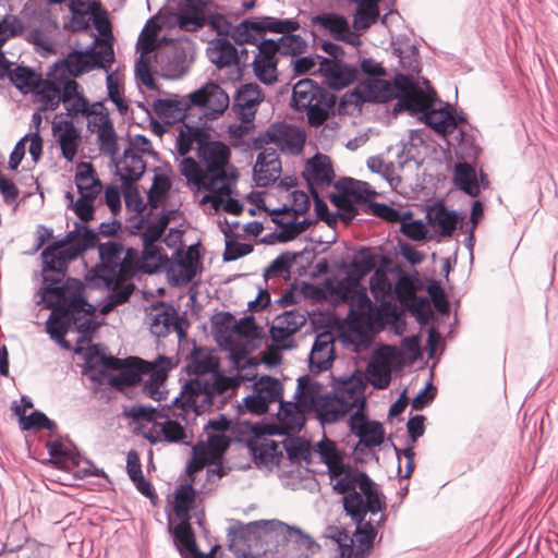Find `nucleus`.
<instances>
[{"instance_id": "39448f33", "label": "nucleus", "mask_w": 558, "mask_h": 558, "mask_svg": "<svg viewBox=\"0 0 558 558\" xmlns=\"http://www.w3.org/2000/svg\"><path fill=\"white\" fill-rule=\"evenodd\" d=\"M325 290L335 303H347L350 306L345 323L360 336H367L376 327L381 326L380 313L368 298L366 290L357 280L348 276L336 282L325 283Z\"/></svg>"}, {"instance_id": "5701e85b", "label": "nucleus", "mask_w": 558, "mask_h": 558, "mask_svg": "<svg viewBox=\"0 0 558 558\" xmlns=\"http://www.w3.org/2000/svg\"><path fill=\"white\" fill-rule=\"evenodd\" d=\"M44 282L61 283L70 260L61 253L60 243H52L41 252Z\"/></svg>"}, {"instance_id": "680f3d73", "label": "nucleus", "mask_w": 558, "mask_h": 558, "mask_svg": "<svg viewBox=\"0 0 558 558\" xmlns=\"http://www.w3.org/2000/svg\"><path fill=\"white\" fill-rule=\"evenodd\" d=\"M341 189L343 194L348 195L356 203H366L376 195V193L371 190L368 183L353 179H345L342 182Z\"/></svg>"}, {"instance_id": "473e14b6", "label": "nucleus", "mask_w": 558, "mask_h": 558, "mask_svg": "<svg viewBox=\"0 0 558 558\" xmlns=\"http://www.w3.org/2000/svg\"><path fill=\"white\" fill-rule=\"evenodd\" d=\"M248 447L254 456L255 462L258 465H264L267 469H272L279 465L280 460L283 458L280 442H277L268 437L262 436L248 442Z\"/></svg>"}, {"instance_id": "09e8293b", "label": "nucleus", "mask_w": 558, "mask_h": 558, "mask_svg": "<svg viewBox=\"0 0 558 558\" xmlns=\"http://www.w3.org/2000/svg\"><path fill=\"white\" fill-rule=\"evenodd\" d=\"M181 522L174 527L173 534L175 542L180 545V551L183 558L191 555L196 558L197 555H204L196 546L193 529L190 520H180Z\"/></svg>"}, {"instance_id": "69168bd1", "label": "nucleus", "mask_w": 558, "mask_h": 558, "mask_svg": "<svg viewBox=\"0 0 558 558\" xmlns=\"http://www.w3.org/2000/svg\"><path fill=\"white\" fill-rule=\"evenodd\" d=\"M97 144L99 149L105 155L114 158L118 154V136L114 131L113 124L106 129L98 130L97 132Z\"/></svg>"}, {"instance_id": "4468645a", "label": "nucleus", "mask_w": 558, "mask_h": 558, "mask_svg": "<svg viewBox=\"0 0 558 558\" xmlns=\"http://www.w3.org/2000/svg\"><path fill=\"white\" fill-rule=\"evenodd\" d=\"M199 269V253L191 245L186 251H177L175 259H170L168 276L172 283L185 284L194 279Z\"/></svg>"}, {"instance_id": "dca6fc26", "label": "nucleus", "mask_w": 558, "mask_h": 558, "mask_svg": "<svg viewBox=\"0 0 558 558\" xmlns=\"http://www.w3.org/2000/svg\"><path fill=\"white\" fill-rule=\"evenodd\" d=\"M258 52L253 60V69L256 77L266 85L277 81V58L274 39H264L257 46Z\"/></svg>"}, {"instance_id": "a211bd4d", "label": "nucleus", "mask_w": 558, "mask_h": 558, "mask_svg": "<svg viewBox=\"0 0 558 558\" xmlns=\"http://www.w3.org/2000/svg\"><path fill=\"white\" fill-rule=\"evenodd\" d=\"M335 393L351 412L364 411L365 384L362 377L351 376L339 378L335 385Z\"/></svg>"}, {"instance_id": "6e6552de", "label": "nucleus", "mask_w": 558, "mask_h": 558, "mask_svg": "<svg viewBox=\"0 0 558 558\" xmlns=\"http://www.w3.org/2000/svg\"><path fill=\"white\" fill-rule=\"evenodd\" d=\"M335 97L310 78L299 81L292 90V104L298 110H305L311 125L319 126L335 106Z\"/></svg>"}, {"instance_id": "7ed1b4c3", "label": "nucleus", "mask_w": 558, "mask_h": 558, "mask_svg": "<svg viewBox=\"0 0 558 558\" xmlns=\"http://www.w3.org/2000/svg\"><path fill=\"white\" fill-rule=\"evenodd\" d=\"M84 284L78 279L68 278L62 284L44 282L38 303H44L51 313L46 323L47 332L59 344L70 348L64 340L75 315L94 314L95 307L84 296Z\"/></svg>"}, {"instance_id": "a18cd8bd", "label": "nucleus", "mask_w": 558, "mask_h": 558, "mask_svg": "<svg viewBox=\"0 0 558 558\" xmlns=\"http://www.w3.org/2000/svg\"><path fill=\"white\" fill-rule=\"evenodd\" d=\"M342 402L336 393H325L315 412L323 423H333L350 412Z\"/></svg>"}, {"instance_id": "79ce46f5", "label": "nucleus", "mask_w": 558, "mask_h": 558, "mask_svg": "<svg viewBox=\"0 0 558 558\" xmlns=\"http://www.w3.org/2000/svg\"><path fill=\"white\" fill-rule=\"evenodd\" d=\"M209 138V134L201 126H192L186 123L180 129L177 138V149L182 158H187L186 155L193 149L194 145L203 146Z\"/></svg>"}, {"instance_id": "49530a36", "label": "nucleus", "mask_w": 558, "mask_h": 558, "mask_svg": "<svg viewBox=\"0 0 558 558\" xmlns=\"http://www.w3.org/2000/svg\"><path fill=\"white\" fill-rule=\"evenodd\" d=\"M172 328H177V316L170 308H156L149 314V329L158 338L166 337Z\"/></svg>"}, {"instance_id": "ddd939ff", "label": "nucleus", "mask_w": 558, "mask_h": 558, "mask_svg": "<svg viewBox=\"0 0 558 558\" xmlns=\"http://www.w3.org/2000/svg\"><path fill=\"white\" fill-rule=\"evenodd\" d=\"M230 426V421L225 415H220L217 418L209 420L204 427L207 441H203V451L215 463L220 462L230 446L231 438L226 434Z\"/></svg>"}, {"instance_id": "2f4dec72", "label": "nucleus", "mask_w": 558, "mask_h": 558, "mask_svg": "<svg viewBox=\"0 0 558 558\" xmlns=\"http://www.w3.org/2000/svg\"><path fill=\"white\" fill-rule=\"evenodd\" d=\"M426 219L429 227L442 238L451 236L459 222L458 214L447 209L442 203L428 207Z\"/></svg>"}, {"instance_id": "9d476101", "label": "nucleus", "mask_w": 558, "mask_h": 558, "mask_svg": "<svg viewBox=\"0 0 558 558\" xmlns=\"http://www.w3.org/2000/svg\"><path fill=\"white\" fill-rule=\"evenodd\" d=\"M377 495L380 500L379 510L372 512L371 510L365 509L363 513H361L360 518H352V520L357 524L354 533L355 547L353 549L355 558H365L371 554L373 543L377 534L375 524H379L384 519L383 511L386 508L385 497L378 488Z\"/></svg>"}, {"instance_id": "412c9836", "label": "nucleus", "mask_w": 558, "mask_h": 558, "mask_svg": "<svg viewBox=\"0 0 558 558\" xmlns=\"http://www.w3.org/2000/svg\"><path fill=\"white\" fill-rule=\"evenodd\" d=\"M430 98L428 107L420 113H423L425 123L430 126L435 132L447 135L457 130V119L451 112L449 104L435 108V98L430 93H427ZM411 113H418V111H410Z\"/></svg>"}, {"instance_id": "e2e57ef3", "label": "nucleus", "mask_w": 558, "mask_h": 558, "mask_svg": "<svg viewBox=\"0 0 558 558\" xmlns=\"http://www.w3.org/2000/svg\"><path fill=\"white\" fill-rule=\"evenodd\" d=\"M108 98L116 105L121 114H126L129 110L128 101L123 96V90L119 83V77L114 73H110L106 78Z\"/></svg>"}, {"instance_id": "b1692460", "label": "nucleus", "mask_w": 558, "mask_h": 558, "mask_svg": "<svg viewBox=\"0 0 558 558\" xmlns=\"http://www.w3.org/2000/svg\"><path fill=\"white\" fill-rule=\"evenodd\" d=\"M191 107L190 94L186 97L173 95L169 98L156 99L153 104L157 117L167 124L184 121Z\"/></svg>"}, {"instance_id": "0e129e2a", "label": "nucleus", "mask_w": 558, "mask_h": 558, "mask_svg": "<svg viewBox=\"0 0 558 558\" xmlns=\"http://www.w3.org/2000/svg\"><path fill=\"white\" fill-rule=\"evenodd\" d=\"M24 23L12 14L5 15L0 21V48L10 39L20 36L24 32Z\"/></svg>"}, {"instance_id": "72a5a7b5", "label": "nucleus", "mask_w": 558, "mask_h": 558, "mask_svg": "<svg viewBox=\"0 0 558 558\" xmlns=\"http://www.w3.org/2000/svg\"><path fill=\"white\" fill-rule=\"evenodd\" d=\"M62 104L66 114L75 119L84 116L88 109V99L84 96L81 85L73 78H64Z\"/></svg>"}, {"instance_id": "3c124183", "label": "nucleus", "mask_w": 558, "mask_h": 558, "mask_svg": "<svg viewBox=\"0 0 558 558\" xmlns=\"http://www.w3.org/2000/svg\"><path fill=\"white\" fill-rule=\"evenodd\" d=\"M357 4L353 19V26L357 31L367 29L379 16L378 2L380 0H352Z\"/></svg>"}, {"instance_id": "864d4df0", "label": "nucleus", "mask_w": 558, "mask_h": 558, "mask_svg": "<svg viewBox=\"0 0 558 558\" xmlns=\"http://www.w3.org/2000/svg\"><path fill=\"white\" fill-rule=\"evenodd\" d=\"M280 447L282 451L287 452V458L296 464H301L305 462L308 464L312 459V450L311 446L307 441L296 437V438H287L280 442Z\"/></svg>"}, {"instance_id": "c85d7f7f", "label": "nucleus", "mask_w": 558, "mask_h": 558, "mask_svg": "<svg viewBox=\"0 0 558 558\" xmlns=\"http://www.w3.org/2000/svg\"><path fill=\"white\" fill-rule=\"evenodd\" d=\"M63 78L41 80L35 88L34 101L38 105L39 111H54L58 109L63 97Z\"/></svg>"}, {"instance_id": "393cba45", "label": "nucleus", "mask_w": 558, "mask_h": 558, "mask_svg": "<svg viewBox=\"0 0 558 558\" xmlns=\"http://www.w3.org/2000/svg\"><path fill=\"white\" fill-rule=\"evenodd\" d=\"M313 26L328 33L336 40H341L348 44L354 43V34L350 29L348 20L337 13H323L311 17Z\"/></svg>"}, {"instance_id": "a878e982", "label": "nucleus", "mask_w": 558, "mask_h": 558, "mask_svg": "<svg viewBox=\"0 0 558 558\" xmlns=\"http://www.w3.org/2000/svg\"><path fill=\"white\" fill-rule=\"evenodd\" d=\"M266 136L268 141L275 144L280 150L291 155L300 154L305 144V133L303 131L283 125L270 126Z\"/></svg>"}, {"instance_id": "f8f14e48", "label": "nucleus", "mask_w": 558, "mask_h": 558, "mask_svg": "<svg viewBox=\"0 0 558 558\" xmlns=\"http://www.w3.org/2000/svg\"><path fill=\"white\" fill-rule=\"evenodd\" d=\"M190 101L192 106L201 108L208 120H214L229 107L230 99L219 85L208 83L191 93Z\"/></svg>"}, {"instance_id": "ea45409f", "label": "nucleus", "mask_w": 558, "mask_h": 558, "mask_svg": "<svg viewBox=\"0 0 558 558\" xmlns=\"http://www.w3.org/2000/svg\"><path fill=\"white\" fill-rule=\"evenodd\" d=\"M143 245L142 257L138 258V271L154 274L161 268L168 271L170 258H168L163 248L150 242H143Z\"/></svg>"}, {"instance_id": "7c9ffc66", "label": "nucleus", "mask_w": 558, "mask_h": 558, "mask_svg": "<svg viewBox=\"0 0 558 558\" xmlns=\"http://www.w3.org/2000/svg\"><path fill=\"white\" fill-rule=\"evenodd\" d=\"M319 59V73L324 76L326 84L332 89H342L351 84L354 72L338 60H330L325 57Z\"/></svg>"}, {"instance_id": "20e7f679", "label": "nucleus", "mask_w": 558, "mask_h": 558, "mask_svg": "<svg viewBox=\"0 0 558 558\" xmlns=\"http://www.w3.org/2000/svg\"><path fill=\"white\" fill-rule=\"evenodd\" d=\"M182 393L175 397L168 408L162 422L155 420V410L141 407L134 413L141 420L143 436L151 444L169 442L190 445L193 440V425L201 414Z\"/></svg>"}, {"instance_id": "f704fd0d", "label": "nucleus", "mask_w": 558, "mask_h": 558, "mask_svg": "<svg viewBox=\"0 0 558 558\" xmlns=\"http://www.w3.org/2000/svg\"><path fill=\"white\" fill-rule=\"evenodd\" d=\"M333 360V341L330 335H318L313 343L308 363L314 373L327 371Z\"/></svg>"}, {"instance_id": "5fc2aeb1", "label": "nucleus", "mask_w": 558, "mask_h": 558, "mask_svg": "<svg viewBox=\"0 0 558 558\" xmlns=\"http://www.w3.org/2000/svg\"><path fill=\"white\" fill-rule=\"evenodd\" d=\"M61 153L64 159L72 161L77 153L80 133L72 121L63 122V130L58 138Z\"/></svg>"}, {"instance_id": "c03bdc74", "label": "nucleus", "mask_w": 558, "mask_h": 558, "mask_svg": "<svg viewBox=\"0 0 558 558\" xmlns=\"http://www.w3.org/2000/svg\"><path fill=\"white\" fill-rule=\"evenodd\" d=\"M136 360L140 357H129L122 360V366L119 369L120 373L111 376L108 379V384L117 389H123L132 387L142 381L143 372L140 369V365Z\"/></svg>"}, {"instance_id": "37998d69", "label": "nucleus", "mask_w": 558, "mask_h": 558, "mask_svg": "<svg viewBox=\"0 0 558 558\" xmlns=\"http://www.w3.org/2000/svg\"><path fill=\"white\" fill-rule=\"evenodd\" d=\"M367 374L371 384L378 389H385L391 380L390 361L388 355L376 352L367 365Z\"/></svg>"}, {"instance_id": "1a4fd4ad", "label": "nucleus", "mask_w": 558, "mask_h": 558, "mask_svg": "<svg viewBox=\"0 0 558 558\" xmlns=\"http://www.w3.org/2000/svg\"><path fill=\"white\" fill-rule=\"evenodd\" d=\"M235 381L232 378L218 376L213 383H203L199 379H191L183 386L181 393L189 397L191 404L199 412H204L216 405V398L222 397L229 390H233Z\"/></svg>"}, {"instance_id": "c756f323", "label": "nucleus", "mask_w": 558, "mask_h": 558, "mask_svg": "<svg viewBox=\"0 0 558 558\" xmlns=\"http://www.w3.org/2000/svg\"><path fill=\"white\" fill-rule=\"evenodd\" d=\"M325 393V387L323 384L311 376L305 375L298 379L294 398L296 402L300 403L301 408L311 413L317 410L318 403L322 402Z\"/></svg>"}, {"instance_id": "aec40b11", "label": "nucleus", "mask_w": 558, "mask_h": 558, "mask_svg": "<svg viewBox=\"0 0 558 558\" xmlns=\"http://www.w3.org/2000/svg\"><path fill=\"white\" fill-rule=\"evenodd\" d=\"M86 368L84 374L94 383L102 385L108 383L111 377L108 374L109 369L117 371L122 366V360L113 356H106L99 354V349L93 345L88 349Z\"/></svg>"}, {"instance_id": "c9c22d12", "label": "nucleus", "mask_w": 558, "mask_h": 558, "mask_svg": "<svg viewBox=\"0 0 558 558\" xmlns=\"http://www.w3.org/2000/svg\"><path fill=\"white\" fill-rule=\"evenodd\" d=\"M205 3L203 0H183L178 14V24L181 29L195 32L205 24Z\"/></svg>"}, {"instance_id": "de8ad7c7", "label": "nucleus", "mask_w": 558, "mask_h": 558, "mask_svg": "<svg viewBox=\"0 0 558 558\" xmlns=\"http://www.w3.org/2000/svg\"><path fill=\"white\" fill-rule=\"evenodd\" d=\"M12 84L23 94L33 93L41 82V74L37 71L23 65H17L9 73Z\"/></svg>"}, {"instance_id": "338daca9", "label": "nucleus", "mask_w": 558, "mask_h": 558, "mask_svg": "<svg viewBox=\"0 0 558 558\" xmlns=\"http://www.w3.org/2000/svg\"><path fill=\"white\" fill-rule=\"evenodd\" d=\"M352 272L356 275L354 280L360 281L375 268V259L368 248H363L352 260Z\"/></svg>"}, {"instance_id": "58836bf2", "label": "nucleus", "mask_w": 558, "mask_h": 558, "mask_svg": "<svg viewBox=\"0 0 558 558\" xmlns=\"http://www.w3.org/2000/svg\"><path fill=\"white\" fill-rule=\"evenodd\" d=\"M308 413L301 408L299 402L280 401L278 410V420L284 433H295L301 430L305 423V414Z\"/></svg>"}, {"instance_id": "052dcab7", "label": "nucleus", "mask_w": 558, "mask_h": 558, "mask_svg": "<svg viewBox=\"0 0 558 558\" xmlns=\"http://www.w3.org/2000/svg\"><path fill=\"white\" fill-rule=\"evenodd\" d=\"M195 492L191 484L182 485L174 497V512L180 520H190V509L194 502Z\"/></svg>"}, {"instance_id": "4be33fe9", "label": "nucleus", "mask_w": 558, "mask_h": 558, "mask_svg": "<svg viewBox=\"0 0 558 558\" xmlns=\"http://www.w3.org/2000/svg\"><path fill=\"white\" fill-rule=\"evenodd\" d=\"M263 99L264 95L258 85L246 84L238 90L234 97L233 110L242 122L250 123L254 120Z\"/></svg>"}, {"instance_id": "0eeeda50", "label": "nucleus", "mask_w": 558, "mask_h": 558, "mask_svg": "<svg viewBox=\"0 0 558 558\" xmlns=\"http://www.w3.org/2000/svg\"><path fill=\"white\" fill-rule=\"evenodd\" d=\"M369 100L386 102L398 99L395 111H422L430 102L428 94L422 90L409 75L397 74L392 82L375 78L368 82Z\"/></svg>"}, {"instance_id": "4c0bfd02", "label": "nucleus", "mask_w": 558, "mask_h": 558, "mask_svg": "<svg viewBox=\"0 0 558 558\" xmlns=\"http://www.w3.org/2000/svg\"><path fill=\"white\" fill-rule=\"evenodd\" d=\"M75 184L80 196H86L96 199L101 191L102 184L96 177V172L88 162H80L75 172Z\"/></svg>"}, {"instance_id": "bf43d9fd", "label": "nucleus", "mask_w": 558, "mask_h": 558, "mask_svg": "<svg viewBox=\"0 0 558 558\" xmlns=\"http://www.w3.org/2000/svg\"><path fill=\"white\" fill-rule=\"evenodd\" d=\"M263 33L259 26V22L242 21L231 32V37L239 44H254L258 37H262Z\"/></svg>"}, {"instance_id": "e433bc0d", "label": "nucleus", "mask_w": 558, "mask_h": 558, "mask_svg": "<svg viewBox=\"0 0 558 558\" xmlns=\"http://www.w3.org/2000/svg\"><path fill=\"white\" fill-rule=\"evenodd\" d=\"M270 337L276 345V350L272 347L269 348L268 356L265 357V362L270 365L278 364L281 360L279 354L280 350H288L294 347L292 336L294 335L291 329L283 325L282 320L276 318L275 323L270 327Z\"/></svg>"}, {"instance_id": "cd10ccee", "label": "nucleus", "mask_w": 558, "mask_h": 558, "mask_svg": "<svg viewBox=\"0 0 558 558\" xmlns=\"http://www.w3.org/2000/svg\"><path fill=\"white\" fill-rule=\"evenodd\" d=\"M303 175L311 191H314V186H329L335 177L330 158L325 155H315L307 160Z\"/></svg>"}, {"instance_id": "2eb2a0df", "label": "nucleus", "mask_w": 558, "mask_h": 558, "mask_svg": "<svg viewBox=\"0 0 558 558\" xmlns=\"http://www.w3.org/2000/svg\"><path fill=\"white\" fill-rule=\"evenodd\" d=\"M143 375H148V379L144 384L145 393L154 400H162L165 391L162 386L167 379L168 371L172 367V362L166 356H159L154 363L144 360H136Z\"/></svg>"}, {"instance_id": "774afa93", "label": "nucleus", "mask_w": 558, "mask_h": 558, "mask_svg": "<svg viewBox=\"0 0 558 558\" xmlns=\"http://www.w3.org/2000/svg\"><path fill=\"white\" fill-rule=\"evenodd\" d=\"M369 209L372 214L388 222H401L405 218H410L412 216L410 210L399 211L383 203H372L369 204Z\"/></svg>"}, {"instance_id": "a19ab883", "label": "nucleus", "mask_w": 558, "mask_h": 558, "mask_svg": "<svg viewBox=\"0 0 558 558\" xmlns=\"http://www.w3.org/2000/svg\"><path fill=\"white\" fill-rule=\"evenodd\" d=\"M146 163L141 154L124 149L122 159L117 165L118 173L124 184L135 182L145 172Z\"/></svg>"}, {"instance_id": "8fccbe9b", "label": "nucleus", "mask_w": 558, "mask_h": 558, "mask_svg": "<svg viewBox=\"0 0 558 558\" xmlns=\"http://www.w3.org/2000/svg\"><path fill=\"white\" fill-rule=\"evenodd\" d=\"M218 367V361L213 350L208 348H196L191 353L187 368L190 373L205 375L214 372Z\"/></svg>"}, {"instance_id": "603ef678", "label": "nucleus", "mask_w": 558, "mask_h": 558, "mask_svg": "<svg viewBox=\"0 0 558 558\" xmlns=\"http://www.w3.org/2000/svg\"><path fill=\"white\" fill-rule=\"evenodd\" d=\"M456 185L468 195L475 197L480 194V184L474 168L469 163H457L454 169Z\"/></svg>"}, {"instance_id": "bb28decb", "label": "nucleus", "mask_w": 558, "mask_h": 558, "mask_svg": "<svg viewBox=\"0 0 558 558\" xmlns=\"http://www.w3.org/2000/svg\"><path fill=\"white\" fill-rule=\"evenodd\" d=\"M206 51L208 59L217 68H234L236 77L239 78L241 76L238 50L228 39H213Z\"/></svg>"}, {"instance_id": "f257e3e1", "label": "nucleus", "mask_w": 558, "mask_h": 558, "mask_svg": "<svg viewBox=\"0 0 558 558\" xmlns=\"http://www.w3.org/2000/svg\"><path fill=\"white\" fill-rule=\"evenodd\" d=\"M231 149L220 141H207L198 147L202 167L194 158H181L179 171L187 185L196 191L205 190L201 203L218 206L220 196H229L238 179L235 167L230 162Z\"/></svg>"}, {"instance_id": "6ab92c4d", "label": "nucleus", "mask_w": 558, "mask_h": 558, "mask_svg": "<svg viewBox=\"0 0 558 558\" xmlns=\"http://www.w3.org/2000/svg\"><path fill=\"white\" fill-rule=\"evenodd\" d=\"M281 174V161L277 151L265 148L256 158L253 169L254 181L257 186L266 187L276 182Z\"/></svg>"}, {"instance_id": "f3484780", "label": "nucleus", "mask_w": 558, "mask_h": 558, "mask_svg": "<svg viewBox=\"0 0 558 558\" xmlns=\"http://www.w3.org/2000/svg\"><path fill=\"white\" fill-rule=\"evenodd\" d=\"M351 432L360 439V445L366 448L377 447L383 444L385 430L380 423L367 421L364 412H354L349 420Z\"/></svg>"}, {"instance_id": "6e6d98bb", "label": "nucleus", "mask_w": 558, "mask_h": 558, "mask_svg": "<svg viewBox=\"0 0 558 558\" xmlns=\"http://www.w3.org/2000/svg\"><path fill=\"white\" fill-rule=\"evenodd\" d=\"M122 282L123 281H120L117 286L112 284L110 287H105L106 289L111 290V292L100 307V313L102 315L110 313L118 305L125 303L134 292L135 287L133 283H126L120 288Z\"/></svg>"}, {"instance_id": "13d9d810", "label": "nucleus", "mask_w": 558, "mask_h": 558, "mask_svg": "<svg viewBox=\"0 0 558 558\" xmlns=\"http://www.w3.org/2000/svg\"><path fill=\"white\" fill-rule=\"evenodd\" d=\"M256 392L264 397L265 402L269 407L270 403L282 401V386L278 379L269 376H263L254 383Z\"/></svg>"}, {"instance_id": "9b49d317", "label": "nucleus", "mask_w": 558, "mask_h": 558, "mask_svg": "<svg viewBox=\"0 0 558 558\" xmlns=\"http://www.w3.org/2000/svg\"><path fill=\"white\" fill-rule=\"evenodd\" d=\"M114 61L111 46L101 47L99 50L72 51L62 61V65L70 75L77 77L96 68L108 71Z\"/></svg>"}, {"instance_id": "4d7b16f0", "label": "nucleus", "mask_w": 558, "mask_h": 558, "mask_svg": "<svg viewBox=\"0 0 558 558\" xmlns=\"http://www.w3.org/2000/svg\"><path fill=\"white\" fill-rule=\"evenodd\" d=\"M276 52L282 56H298L305 51L306 41L300 35L288 33L282 35L277 40L274 39Z\"/></svg>"}, {"instance_id": "f03ea898", "label": "nucleus", "mask_w": 558, "mask_h": 558, "mask_svg": "<svg viewBox=\"0 0 558 558\" xmlns=\"http://www.w3.org/2000/svg\"><path fill=\"white\" fill-rule=\"evenodd\" d=\"M317 452L328 466L330 484L335 492L343 495V508L351 518H360L366 509H380L377 485L369 476L342 462L335 444L325 439L318 442Z\"/></svg>"}, {"instance_id": "423d86ee", "label": "nucleus", "mask_w": 558, "mask_h": 558, "mask_svg": "<svg viewBox=\"0 0 558 558\" xmlns=\"http://www.w3.org/2000/svg\"><path fill=\"white\" fill-rule=\"evenodd\" d=\"M100 263L86 275V280L94 287L117 286L138 272V253L125 248L121 243L108 241L98 244Z\"/></svg>"}]
</instances>
